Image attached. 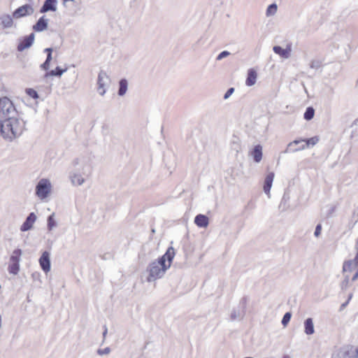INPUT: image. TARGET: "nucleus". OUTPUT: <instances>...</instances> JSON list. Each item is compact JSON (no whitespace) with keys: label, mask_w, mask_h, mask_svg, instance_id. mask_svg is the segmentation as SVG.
Segmentation results:
<instances>
[{"label":"nucleus","mask_w":358,"mask_h":358,"mask_svg":"<svg viewBox=\"0 0 358 358\" xmlns=\"http://www.w3.org/2000/svg\"><path fill=\"white\" fill-rule=\"evenodd\" d=\"M354 353L358 357V347L356 348Z\"/></svg>","instance_id":"47"},{"label":"nucleus","mask_w":358,"mask_h":358,"mask_svg":"<svg viewBox=\"0 0 358 358\" xmlns=\"http://www.w3.org/2000/svg\"><path fill=\"white\" fill-rule=\"evenodd\" d=\"M318 141L319 138L317 136H314L307 139L295 140L288 144L285 152H295L302 150L310 145H315L318 143Z\"/></svg>","instance_id":"4"},{"label":"nucleus","mask_w":358,"mask_h":358,"mask_svg":"<svg viewBox=\"0 0 358 358\" xmlns=\"http://www.w3.org/2000/svg\"><path fill=\"white\" fill-rule=\"evenodd\" d=\"M278 10V6L276 3H273L270 4L266 10V17L273 16Z\"/></svg>","instance_id":"26"},{"label":"nucleus","mask_w":358,"mask_h":358,"mask_svg":"<svg viewBox=\"0 0 358 358\" xmlns=\"http://www.w3.org/2000/svg\"><path fill=\"white\" fill-rule=\"evenodd\" d=\"M57 223L55 219V213L51 214L48 217V229L52 231L53 228L56 227Z\"/></svg>","instance_id":"28"},{"label":"nucleus","mask_w":358,"mask_h":358,"mask_svg":"<svg viewBox=\"0 0 358 358\" xmlns=\"http://www.w3.org/2000/svg\"><path fill=\"white\" fill-rule=\"evenodd\" d=\"M34 38L35 34L34 33H31L29 35L23 37L17 45V50L19 52H22L24 50L30 48L34 41Z\"/></svg>","instance_id":"9"},{"label":"nucleus","mask_w":358,"mask_h":358,"mask_svg":"<svg viewBox=\"0 0 358 358\" xmlns=\"http://www.w3.org/2000/svg\"><path fill=\"white\" fill-rule=\"evenodd\" d=\"M273 52L283 59H288L292 52V44H287L286 48L281 46L275 45L273 48Z\"/></svg>","instance_id":"10"},{"label":"nucleus","mask_w":358,"mask_h":358,"mask_svg":"<svg viewBox=\"0 0 358 358\" xmlns=\"http://www.w3.org/2000/svg\"><path fill=\"white\" fill-rule=\"evenodd\" d=\"M358 266V263L356 264L355 259L353 260H349L345 262L343 266V271H351L353 268L357 267Z\"/></svg>","instance_id":"25"},{"label":"nucleus","mask_w":358,"mask_h":358,"mask_svg":"<svg viewBox=\"0 0 358 358\" xmlns=\"http://www.w3.org/2000/svg\"><path fill=\"white\" fill-rule=\"evenodd\" d=\"M352 127H355V130L353 131L354 133L358 134V118L356 119L354 122H353V124H352Z\"/></svg>","instance_id":"40"},{"label":"nucleus","mask_w":358,"mask_h":358,"mask_svg":"<svg viewBox=\"0 0 358 358\" xmlns=\"http://www.w3.org/2000/svg\"><path fill=\"white\" fill-rule=\"evenodd\" d=\"M57 0H45L43 5L40 8L41 13H45L48 11H56L57 10Z\"/></svg>","instance_id":"14"},{"label":"nucleus","mask_w":358,"mask_h":358,"mask_svg":"<svg viewBox=\"0 0 358 358\" xmlns=\"http://www.w3.org/2000/svg\"><path fill=\"white\" fill-rule=\"evenodd\" d=\"M44 51H45V52H47V54H50V55H52V48H45V49L44 50Z\"/></svg>","instance_id":"43"},{"label":"nucleus","mask_w":358,"mask_h":358,"mask_svg":"<svg viewBox=\"0 0 358 358\" xmlns=\"http://www.w3.org/2000/svg\"><path fill=\"white\" fill-rule=\"evenodd\" d=\"M231 148L232 150H235L236 152H238L241 150L240 143L238 138L233 140L231 143Z\"/></svg>","instance_id":"33"},{"label":"nucleus","mask_w":358,"mask_h":358,"mask_svg":"<svg viewBox=\"0 0 358 358\" xmlns=\"http://www.w3.org/2000/svg\"><path fill=\"white\" fill-rule=\"evenodd\" d=\"M175 256V250L173 247H169L164 255L159 259H164V264H166L168 268L171 267V263Z\"/></svg>","instance_id":"13"},{"label":"nucleus","mask_w":358,"mask_h":358,"mask_svg":"<svg viewBox=\"0 0 358 358\" xmlns=\"http://www.w3.org/2000/svg\"><path fill=\"white\" fill-rule=\"evenodd\" d=\"M296 145H293V148H296ZM297 148H299V147H297Z\"/></svg>","instance_id":"51"},{"label":"nucleus","mask_w":358,"mask_h":358,"mask_svg":"<svg viewBox=\"0 0 358 358\" xmlns=\"http://www.w3.org/2000/svg\"><path fill=\"white\" fill-rule=\"evenodd\" d=\"M292 317V313L290 312H287L282 319L281 323L284 327H286L287 324L289 322Z\"/></svg>","instance_id":"32"},{"label":"nucleus","mask_w":358,"mask_h":358,"mask_svg":"<svg viewBox=\"0 0 358 358\" xmlns=\"http://www.w3.org/2000/svg\"><path fill=\"white\" fill-rule=\"evenodd\" d=\"M36 216L34 214V213H29L28 215V216L27 217L25 221L23 222L22 226L20 227V230L22 231H27L30 230L32 228L33 224L36 222Z\"/></svg>","instance_id":"12"},{"label":"nucleus","mask_w":358,"mask_h":358,"mask_svg":"<svg viewBox=\"0 0 358 358\" xmlns=\"http://www.w3.org/2000/svg\"><path fill=\"white\" fill-rule=\"evenodd\" d=\"M74 169L69 173V179L74 186H81L85 182V178H88L92 172L90 165L80 162L79 159H75L72 162Z\"/></svg>","instance_id":"2"},{"label":"nucleus","mask_w":358,"mask_h":358,"mask_svg":"<svg viewBox=\"0 0 358 358\" xmlns=\"http://www.w3.org/2000/svg\"><path fill=\"white\" fill-rule=\"evenodd\" d=\"M234 87L229 88L224 95V99H227L234 93Z\"/></svg>","instance_id":"37"},{"label":"nucleus","mask_w":358,"mask_h":358,"mask_svg":"<svg viewBox=\"0 0 358 358\" xmlns=\"http://www.w3.org/2000/svg\"><path fill=\"white\" fill-rule=\"evenodd\" d=\"M110 352V348L107 347L104 349H98L97 354L99 355H108Z\"/></svg>","instance_id":"36"},{"label":"nucleus","mask_w":358,"mask_h":358,"mask_svg":"<svg viewBox=\"0 0 358 358\" xmlns=\"http://www.w3.org/2000/svg\"><path fill=\"white\" fill-rule=\"evenodd\" d=\"M103 328H104V331H103V343L104 342L105 338H106V336L107 333H108V329H107V327L105 325V326L103 327Z\"/></svg>","instance_id":"42"},{"label":"nucleus","mask_w":358,"mask_h":358,"mask_svg":"<svg viewBox=\"0 0 358 358\" xmlns=\"http://www.w3.org/2000/svg\"><path fill=\"white\" fill-rule=\"evenodd\" d=\"M251 155L256 163L260 162L262 159V147L260 145H257L251 152Z\"/></svg>","instance_id":"18"},{"label":"nucleus","mask_w":358,"mask_h":358,"mask_svg":"<svg viewBox=\"0 0 358 358\" xmlns=\"http://www.w3.org/2000/svg\"><path fill=\"white\" fill-rule=\"evenodd\" d=\"M244 315H245V310L241 311L240 310L234 309L232 310L231 315H230L231 320L234 321L237 319L243 318Z\"/></svg>","instance_id":"27"},{"label":"nucleus","mask_w":358,"mask_h":358,"mask_svg":"<svg viewBox=\"0 0 358 358\" xmlns=\"http://www.w3.org/2000/svg\"><path fill=\"white\" fill-rule=\"evenodd\" d=\"M34 9L29 4L23 5L17 8L13 13V16L15 18H20L27 15H30L33 13Z\"/></svg>","instance_id":"7"},{"label":"nucleus","mask_w":358,"mask_h":358,"mask_svg":"<svg viewBox=\"0 0 358 358\" xmlns=\"http://www.w3.org/2000/svg\"><path fill=\"white\" fill-rule=\"evenodd\" d=\"M274 173L273 172H270L265 178L264 182V192L270 196V190L272 187L273 181L274 179Z\"/></svg>","instance_id":"15"},{"label":"nucleus","mask_w":358,"mask_h":358,"mask_svg":"<svg viewBox=\"0 0 358 358\" xmlns=\"http://www.w3.org/2000/svg\"><path fill=\"white\" fill-rule=\"evenodd\" d=\"M8 272L13 275H17L20 271V263L10 262L8 268Z\"/></svg>","instance_id":"29"},{"label":"nucleus","mask_w":358,"mask_h":358,"mask_svg":"<svg viewBox=\"0 0 358 358\" xmlns=\"http://www.w3.org/2000/svg\"><path fill=\"white\" fill-rule=\"evenodd\" d=\"M168 269L166 264H164L162 259L152 262L146 268V272L148 273L147 281L151 282L162 278Z\"/></svg>","instance_id":"3"},{"label":"nucleus","mask_w":358,"mask_h":358,"mask_svg":"<svg viewBox=\"0 0 358 358\" xmlns=\"http://www.w3.org/2000/svg\"><path fill=\"white\" fill-rule=\"evenodd\" d=\"M230 54L231 53L229 51L224 50V51L221 52L217 56L216 60H217V61L222 60V59H224V58L228 57L229 55H230Z\"/></svg>","instance_id":"35"},{"label":"nucleus","mask_w":358,"mask_h":358,"mask_svg":"<svg viewBox=\"0 0 358 358\" xmlns=\"http://www.w3.org/2000/svg\"><path fill=\"white\" fill-rule=\"evenodd\" d=\"M357 271H358V269H357Z\"/></svg>","instance_id":"53"},{"label":"nucleus","mask_w":358,"mask_h":358,"mask_svg":"<svg viewBox=\"0 0 358 358\" xmlns=\"http://www.w3.org/2000/svg\"><path fill=\"white\" fill-rule=\"evenodd\" d=\"M74 0H64V1H73Z\"/></svg>","instance_id":"50"},{"label":"nucleus","mask_w":358,"mask_h":358,"mask_svg":"<svg viewBox=\"0 0 358 358\" xmlns=\"http://www.w3.org/2000/svg\"><path fill=\"white\" fill-rule=\"evenodd\" d=\"M127 89H128V82H127V79L122 78L119 81V89H118V92H117V94L120 96H124L126 94Z\"/></svg>","instance_id":"22"},{"label":"nucleus","mask_w":358,"mask_h":358,"mask_svg":"<svg viewBox=\"0 0 358 358\" xmlns=\"http://www.w3.org/2000/svg\"><path fill=\"white\" fill-rule=\"evenodd\" d=\"M352 346H344L339 350L338 356L340 358H352Z\"/></svg>","instance_id":"20"},{"label":"nucleus","mask_w":358,"mask_h":358,"mask_svg":"<svg viewBox=\"0 0 358 358\" xmlns=\"http://www.w3.org/2000/svg\"><path fill=\"white\" fill-rule=\"evenodd\" d=\"M152 233H155V230L154 229H152Z\"/></svg>","instance_id":"52"},{"label":"nucleus","mask_w":358,"mask_h":358,"mask_svg":"<svg viewBox=\"0 0 358 358\" xmlns=\"http://www.w3.org/2000/svg\"><path fill=\"white\" fill-rule=\"evenodd\" d=\"M50 255L48 251H44L41 257L39 258V264L41 269L47 273L50 271L51 264H50Z\"/></svg>","instance_id":"8"},{"label":"nucleus","mask_w":358,"mask_h":358,"mask_svg":"<svg viewBox=\"0 0 358 358\" xmlns=\"http://www.w3.org/2000/svg\"><path fill=\"white\" fill-rule=\"evenodd\" d=\"M110 81V78L107 75V73L101 71L98 75L97 78V85H98V92L101 96H103L106 92V87L108 85Z\"/></svg>","instance_id":"6"},{"label":"nucleus","mask_w":358,"mask_h":358,"mask_svg":"<svg viewBox=\"0 0 358 358\" xmlns=\"http://www.w3.org/2000/svg\"><path fill=\"white\" fill-rule=\"evenodd\" d=\"M21 255H22L21 249L14 250L10 257V262L20 263Z\"/></svg>","instance_id":"24"},{"label":"nucleus","mask_w":358,"mask_h":358,"mask_svg":"<svg viewBox=\"0 0 358 358\" xmlns=\"http://www.w3.org/2000/svg\"><path fill=\"white\" fill-rule=\"evenodd\" d=\"M322 66V61L319 59H313L310 63V67L314 69H318Z\"/></svg>","instance_id":"34"},{"label":"nucleus","mask_w":358,"mask_h":358,"mask_svg":"<svg viewBox=\"0 0 358 358\" xmlns=\"http://www.w3.org/2000/svg\"><path fill=\"white\" fill-rule=\"evenodd\" d=\"M352 294H350L349 295V296H348V302H349V301H350V300L352 299Z\"/></svg>","instance_id":"48"},{"label":"nucleus","mask_w":358,"mask_h":358,"mask_svg":"<svg viewBox=\"0 0 358 358\" xmlns=\"http://www.w3.org/2000/svg\"><path fill=\"white\" fill-rule=\"evenodd\" d=\"M304 331L307 335H312L314 334V324L312 318H307L304 321Z\"/></svg>","instance_id":"21"},{"label":"nucleus","mask_w":358,"mask_h":358,"mask_svg":"<svg viewBox=\"0 0 358 358\" xmlns=\"http://www.w3.org/2000/svg\"><path fill=\"white\" fill-rule=\"evenodd\" d=\"M25 92L28 96H29L30 97H31L34 99H36L38 98V92L32 88H27L25 90Z\"/></svg>","instance_id":"31"},{"label":"nucleus","mask_w":358,"mask_h":358,"mask_svg":"<svg viewBox=\"0 0 358 358\" xmlns=\"http://www.w3.org/2000/svg\"><path fill=\"white\" fill-rule=\"evenodd\" d=\"M49 20L45 15L41 17L35 24L33 25L32 29L36 32H42L48 29Z\"/></svg>","instance_id":"11"},{"label":"nucleus","mask_w":358,"mask_h":358,"mask_svg":"<svg viewBox=\"0 0 358 358\" xmlns=\"http://www.w3.org/2000/svg\"><path fill=\"white\" fill-rule=\"evenodd\" d=\"M67 71V68H65V69H62L61 67L59 66H57L55 68V69L54 70H51L48 72H47L45 74V77L47 78L48 76H57V77H61L62 75L66 72Z\"/></svg>","instance_id":"23"},{"label":"nucleus","mask_w":358,"mask_h":358,"mask_svg":"<svg viewBox=\"0 0 358 358\" xmlns=\"http://www.w3.org/2000/svg\"><path fill=\"white\" fill-rule=\"evenodd\" d=\"M240 304L243 306V309L244 310L245 308L246 304H247V298L243 297L240 301Z\"/></svg>","instance_id":"41"},{"label":"nucleus","mask_w":358,"mask_h":358,"mask_svg":"<svg viewBox=\"0 0 358 358\" xmlns=\"http://www.w3.org/2000/svg\"><path fill=\"white\" fill-rule=\"evenodd\" d=\"M50 62H48V61H45L41 65V68L43 69V70H45V71H47L50 68Z\"/></svg>","instance_id":"39"},{"label":"nucleus","mask_w":358,"mask_h":358,"mask_svg":"<svg viewBox=\"0 0 358 358\" xmlns=\"http://www.w3.org/2000/svg\"><path fill=\"white\" fill-rule=\"evenodd\" d=\"M195 224L201 228H206L209 224L208 217L203 214H199L194 217Z\"/></svg>","instance_id":"16"},{"label":"nucleus","mask_w":358,"mask_h":358,"mask_svg":"<svg viewBox=\"0 0 358 358\" xmlns=\"http://www.w3.org/2000/svg\"><path fill=\"white\" fill-rule=\"evenodd\" d=\"M0 21L3 28H10L13 24L12 17L8 14H3L0 16Z\"/></svg>","instance_id":"19"},{"label":"nucleus","mask_w":358,"mask_h":358,"mask_svg":"<svg viewBox=\"0 0 358 358\" xmlns=\"http://www.w3.org/2000/svg\"><path fill=\"white\" fill-rule=\"evenodd\" d=\"M315 110L313 107H308L303 114V118L306 120H310L313 118Z\"/></svg>","instance_id":"30"},{"label":"nucleus","mask_w":358,"mask_h":358,"mask_svg":"<svg viewBox=\"0 0 358 358\" xmlns=\"http://www.w3.org/2000/svg\"><path fill=\"white\" fill-rule=\"evenodd\" d=\"M352 358H358V357L353 352Z\"/></svg>","instance_id":"49"},{"label":"nucleus","mask_w":358,"mask_h":358,"mask_svg":"<svg viewBox=\"0 0 358 358\" xmlns=\"http://www.w3.org/2000/svg\"><path fill=\"white\" fill-rule=\"evenodd\" d=\"M321 231H322V226L320 224H318L315 227V230L314 232L315 236L316 237H318L321 234Z\"/></svg>","instance_id":"38"},{"label":"nucleus","mask_w":358,"mask_h":358,"mask_svg":"<svg viewBox=\"0 0 358 358\" xmlns=\"http://www.w3.org/2000/svg\"><path fill=\"white\" fill-rule=\"evenodd\" d=\"M52 57V55L50 54H47V57H46V59L45 61H48V62H51Z\"/></svg>","instance_id":"45"},{"label":"nucleus","mask_w":358,"mask_h":358,"mask_svg":"<svg viewBox=\"0 0 358 358\" xmlns=\"http://www.w3.org/2000/svg\"><path fill=\"white\" fill-rule=\"evenodd\" d=\"M257 78V71L254 69H250L248 71V76L245 80L247 86L251 87L256 83Z\"/></svg>","instance_id":"17"},{"label":"nucleus","mask_w":358,"mask_h":358,"mask_svg":"<svg viewBox=\"0 0 358 358\" xmlns=\"http://www.w3.org/2000/svg\"><path fill=\"white\" fill-rule=\"evenodd\" d=\"M358 278V271L355 273V275H353L352 280L353 281L356 280Z\"/></svg>","instance_id":"46"},{"label":"nucleus","mask_w":358,"mask_h":358,"mask_svg":"<svg viewBox=\"0 0 358 358\" xmlns=\"http://www.w3.org/2000/svg\"><path fill=\"white\" fill-rule=\"evenodd\" d=\"M52 189V185L50 180L47 178L41 179L36 186V195L43 200L48 196Z\"/></svg>","instance_id":"5"},{"label":"nucleus","mask_w":358,"mask_h":358,"mask_svg":"<svg viewBox=\"0 0 358 358\" xmlns=\"http://www.w3.org/2000/svg\"><path fill=\"white\" fill-rule=\"evenodd\" d=\"M348 304V301H347L346 302L341 304V306L340 307V310H343L347 306Z\"/></svg>","instance_id":"44"},{"label":"nucleus","mask_w":358,"mask_h":358,"mask_svg":"<svg viewBox=\"0 0 358 358\" xmlns=\"http://www.w3.org/2000/svg\"><path fill=\"white\" fill-rule=\"evenodd\" d=\"M17 114V111L9 98H0V134L9 141L20 136L24 130L25 122L16 117Z\"/></svg>","instance_id":"1"}]
</instances>
